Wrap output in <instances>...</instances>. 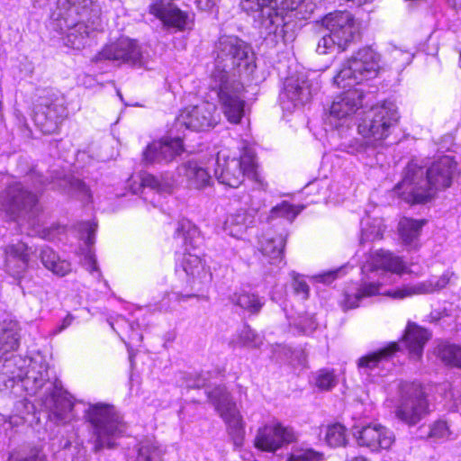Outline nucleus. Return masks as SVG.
Masks as SVG:
<instances>
[{
    "mask_svg": "<svg viewBox=\"0 0 461 461\" xmlns=\"http://www.w3.org/2000/svg\"><path fill=\"white\" fill-rule=\"evenodd\" d=\"M407 269L402 258L387 250L372 252L361 267L362 278L359 282L348 285L343 292L339 305L343 311L357 308L369 297L382 294L394 300H402L418 294H430L446 287L454 277V274L446 271L439 277L402 287L384 289V286L394 282V276H401Z\"/></svg>",
    "mask_w": 461,
    "mask_h": 461,
    "instance_id": "obj_1",
    "label": "nucleus"
},
{
    "mask_svg": "<svg viewBox=\"0 0 461 461\" xmlns=\"http://www.w3.org/2000/svg\"><path fill=\"white\" fill-rule=\"evenodd\" d=\"M212 56L209 89L216 95L227 121L239 124L247 113L244 86L230 73L238 70L240 74L252 75L256 69L255 55L250 46L239 37L223 35L215 42Z\"/></svg>",
    "mask_w": 461,
    "mask_h": 461,
    "instance_id": "obj_2",
    "label": "nucleus"
},
{
    "mask_svg": "<svg viewBox=\"0 0 461 461\" xmlns=\"http://www.w3.org/2000/svg\"><path fill=\"white\" fill-rule=\"evenodd\" d=\"M19 384L29 395H37L50 420L67 424L75 419L72 396L62 388L60 382L49 379L48 364L41 354L12 355L5 358L0 366V391L13 389Z\"/></svg>",
    "mask_w": 461,
    "mask_h": 461,
    "instance_id": "obj_3",
    "label": "nucleus"
},
{
    "mask_svg": "<svg viewBox=\"0 0 461 461\" xmlns=\"http://www.w3.org/2000/svg\"><path fill=\"white\" fill-rule=\"evenodd\" d=\"M380 69V54L371 47H365L347 59L334 77L338 87L348 88L333 100L325 120L332 130L330 138L336 149L339 142L349 138L353 115L362 104L363 92L355 86L375 78Z\"/></svg>",
    "mask_w": 461,
    "mask_h": 461,
    "instance_id": "obj_4",
    "label": "nucleus"
},
{
    "mask_svg": "<svg viewBox=\"0 0 461 461\" xmlns=\"http://www.w3.org/2000/svg\"><path fill=\"white\" fill-rule=\"evenodd\" d=\"M399 114L393 102H384L368 111L357 125L359 138H345L337 144V150L357 158L366 166L377 164L378 148L398 122Z\"/></svg>",
    "mask_w": 461,
    "mask_h": 461,
    "instance_id": "obj_5",
    "label": "nucleus"
},
{
    "mask_svg": "<svg viewBox=\"0 0 461 461\" xmlns=\"http://www.w3.org/2000/svg\"><path fill=\"white\" fill-rule=\"evenodd\" d=\"M312 0H244L242 9L253 14L255 23L267 36L285 44L294 38L292 22L306 20L314 11Z\"/></svg>",
    "mask_w": 461,
    "mask_h": 461,
    "instance_id": "obj_6",
    "label": "nucleus"
},
{
    "mask_svg": "<svg viewBox=\"0 0 461 461\" xmlns=\"http://www.w3.org/2000/svg\"><path fill=\"white\" fill-rule=\"evenodd\" d=\"M456 167V162L449 156L439 158L429 168L411 162L394 191L406 203H425L431 199L437 190L451 185Z\"/></svg>",
    "mask_w": 461,
    "mask_h": 461,
    "instance_id": "obj_7",
    "label": "nucleus"
},
{
    "mask_svg": "<svg viewBox=\"0 0 461 461\" xmlns=\"http://www.w3.org/2000/svg\"><path fill=\"white\" fill-rule=\"evenodd\" d=\"M52 27L64 35L67 46L81 49L100 25L97 0H58Z\"/></svg>",
    "mask_w": 461,
    "mask_h": 461,
    "instance_id": "obj_8",
    "label": "nucleus"
},
{
    "mask_svg": "<svg viewBox=\"0 0 461 461\" xmlns=\"http://www.w3.org/2000/svg\"><path fill=\"white\" fill-rule=\"evenodd\" d=\"M174 239L177 245L185 248L179 267L185 274L186 285L190 291L199 294L209 287L212 281V274L205 262L199 255L189 251L199 245V230L190 221L183 219L177 222Z\"/></svg>",
    "mask_w": 461,
    "mask_h": 461,
    "instance_id": "obj_9",
    "label": "nucleus"
},
{
    "mask_svg": "<svg viewBox=\"0 0 461 461\" xmlns=\"http://www.w3.org/2000/svg\"><path fill=\"white\" fill-rule=\"evenodd\" d=\"M84 417L89 425V442L95 452L114 447L116 439L125 432V423L113 405L104 402L88 404Z\"/></svg>",
    "mask_w": 461,
    "mask_h": 461,
    "instance_id": "obj_10",
    "label": "nucleus"
},
{
    "mask_svg": "<svg viewBox=\"0 0 461 461\" xmlns=\"http://www.w3.org/2000/svg\"><path fill=\"white\" fill-rule=\"evenodd\" d=\"M214 175L220 184L232 188L239 187L245 177L253 181L258 189L265 190L267 186L258 171L255 155L250 150L244 151L239 158H230L225 150L219 151Z\"/></svg>",
    "mask_w": 461,
    "mask_h": 461,
    "instance_id": "obj_11",
    "label": "nucleus"
},
{
    "mask_svg": "<svg viewBox=\"0 0 461 461\" xmlns=\"http://www.w3.org/2000/svg\"><path fill=\"white\" fill-rule=\"evenodd\" d=\"M321 24L329 32L317 44L316 51L321 55L335 50L344 51L359 36V23L348 11L330 13L322 18Z\"/></svg>",
    "mask_w": 461,
    "mask_h": 461,
    "instance_id": "obj_12",
    "label": "nucleus"
},
{
    "mask_svg": "<svg viewBox=\"0 0 461 461\" xmlns=\"http://www.w3.org/2000/svg\"><path fill=\"white\" fill-rule=\"evenodd\" d=\"M5 184V191L0 194V212L13 221H33L39 212L37 196L14 176L8 177Z\"/></svg>",
    "mask_w": 461,
    "mask_h": 461,
    "instance_id": "obj_13",
    "label": "nucleus"
},
{
    "mask_svg": "<svg viewBox=\"0 0 461 461\" xmlns=\"http://www.w3.org/2000/svg\"><path fill=\"white\" fill-rule=\"evenodd\" d=\"M429 403L420 384L402 382L399 384V400L396 417L408 425L417 424L428 413Z\"/></svg>",
    "mask_w": 461,
    "mask_h": 461,
    "instance_id": "obj_14",
    "label": "nucleus"
},
{
    "mask_svg": "<svg viewBox=\"0 0 461 461\" xmlns=\"http://www.w3.org/2000/svg\"><path fill=\"white\" fill-rule=\"evenodd\" d=\"M207 393L216 411L225 422L234 446L241 447L245 437V423L236 403L224 386L219 385Z\"/></svg>",
    "mask_w": 461,
    "mask_h": 461,
    "instance_id": "obj_15",
    "label": "nucleus"
},
{
    "mask_svg": "<svg viewBox=\"0 0 461 461\" xmlns=\"http://www.w3.org/2000/svg\"><path fill=\"white\" fill-rule=\"evenodd\" d=\"M353 436L359 447H366L371 452L387 450L395 441L394 433L378 422L355 425Z\"/></svg>",
    "mask_w": 461,
    "mask_h": 461,
    "instance_id": "obj_16",
    "label": "nucleus"
},
{
    "mask_svg": "<svg viewBox=\"0 0 461 461\" xmlns=\"http://www.w3.org/2000/svg\"><path fill=\"white\" fill-rule=\"evenodd\" d=\"M142 59L140 45L129 38H120L105 45L94 58L95 62L108 60L117 65L126 64L132 67L141 66Z\"/></svg>",
    "mask_w": 461,
    "mask_h": 461,
    "instance_id": "obj_17",
    "label": "nucleus"
},
{
    "mask_svg": "<svg viewBox=\"0 0 461 461\" xmlns=\"http://www.w3.org/2000/svg\"><path fill=\"white\" fill-rule=\"evenodd\" d=\"M399 349L400 347L397 343H392L384 348L358 358L357 369L363 381L366 383H377L380 377L386 375L389 358Z\"/></svg>",
    "mask_w": 461,
    "mask_h": 461,
    "instance_id": "obj_18",
    "label": "nucleus"
},
{
    "mask_svg": "<svg viewBox=\"0 0 461 461\" xmlns=\"http://www.w3.org/2000/svg\"><path fill=\"white\" fill-rule=\"evenodd\" d=\"M149 13L159 19L165 28L174 32L189 31L194 25L193 16L170 0H157L150 5Z\"/></svg>",
    "mask_w": 461,
    "mask_h": 461,
    "instance_id": "obj_19",
    "label": "nucleus"
},
{
    "mask_svg": "<svg viewBox=\"0 0 461 461\" xmlns=\"http://www.w3.org/2000/svg\"><path fill=\"white\" fill-rule=\"evenodd\" d=\"M316 90L317 86L313 87L312 84L303 75L287 77L279 97L282 108L292 111L297 106L303 105L311 100Z\"/></svg>",
    "mask_w": 461,
    "mask_h": 461,
    "instance_id": "obj_20",
    "label": "nucleus"
},
{
    "mask_svg": "<svg viewBox=\"0 0 461 461\" xmlns=\"http://www.w3.org/2000/svg\"><path fill=\"white\" fill-rule=\"evenodd\" d=\"M214 112L215 105L208 102L186 106L177 116L176 123L194 131H207L217 123Z\"/></svg>",
    "mask_w": 461,
    "mask_h": 461,
    "instance_id": "obj_21",
    "label": "nucleus"
},
{
    "mask_svg": "<svg viewBox=\"0 0 461 461\" xmlns=\"http://www.w3.org/2000/svg\"><path fill=\"white\" fill-rule=\"evenodd\" d=\"M295 439L292 429L284 427L278 422L267 424L258 429L255 438V447L262 451L276 452L285 444Z\"/></svg>",
    "mask_w": 461,
    "mask_h": 461,
    "instance_id": "obj_22",
    "label": "nucleus"
},
{
    "mask_svg": "<svg viewBox=\"0 0 461 461\" xmlns=\"http://www.w3.org/2000/svg\"><path fill=\"white\" fill-rule=\"evenodd\" d=\"M65 116L66 108L60 101L42 99L35 108L33 120L42 133L51 134L59 130Z\"/></svg>",
    "mask_w": 461,
    "mask_h": 461,
    "instance_id": "obj_23",
    "label": "nucleus"
},
{
    "mask_svg": "<svg viewBox=\"0 0 461 461\" xmlns=\"http://www.w3.org/2000/svg\"><path fill=\"white\" fill-rule=\"evenodd\" d=\"M32 253V249L23 241L12 242L4 249L5 272L15 279H20L25 273Z\"/></svg>",
    "mask_w": 461,
    "mask_h": 461,
    "instance_id": "obj_24",
    "label": "nucleus"
},
{
    "mask_svg": "<svg viewBox=\"0 0 461 461\" xmlns=\"http://www.w3.org/2000/svg\"><path fill=\"white\" fill-rule=\"evenodd\" d=\"M182 140L177 137L174 139L166 138L153 141L143 152L146 163H167L183 151Z\"/></svg>",
    "mask_w": 461,
    "mask_h": 461,
    "instance_id": "obj_25",
    "label": "nucleus"
},
{
    "mask_svg": "<svg viewBox=\"0 0 461 461\" xmlns=\"http://www.w3.org/2000/svg\"><path fill=\"white\" fill-rule=\"evenodd\" d=\"M260 207L251 205L249 209H240L229 214L223 224L224 231L233 238L242 239L247 230L256 223Z\"/></svg>",
    "mask_w": 461,
    "mask_h": 461,
    "instance_id": "obj_26",
    "label": "nucleus"
},
{
    "mask_svg": "<svg viewBox=\"0 0 461 461\" xmlns=\"http://www.w3.org/2000/svg\"><path fill=\"white\" fill-rule=\"evenodd\" d=\"M179 177L185 180L190 189L203 190L211 186L212 180L209 172L196 161H187L177 167Z\"/></svg>",
    "mask_w": 461,
    "mask_h": 461,
    "instance_id": "obj_27",
    "label": "nucleus"
},
{
    "mask_svg": "<svg viewBox=\"0 0 461 461\" xmlns=\"http://www.w3.org/2000/svg\"><path fill=\"white\" fill-rule=\"evenodd\" d=\"M430 336L428 330L415 323H408L402 342L412 358L420 359L421 357L423 348Z\"/></svg>",
    "mask_w": 461,
    "mask_h": 461,
    "instance_id": "obj_28",
    "label": "nucleus"
},
{
    "mask_svg": "<svg viewBox=\"0 0 461 461\" xmlns=\"http://www.w3.org/2000/svg\"><path fill=\"white\" fill-rule=\"evenodd\" d=\"M20 330L17 321L5 320L0 322V360L18 348Z\"/></svg>",
    "mask_w": 461,
    "mask_h": 461,
    "instance_id": "obj_29",
    "label": "nucleus"
},
{
    "mask_svg": "<svg viewBox=\"0 0 461 461\" xmlns=\"http://www.w3.org/2000/svg\"><path fill=\"white\" fill-rule=\"evenodd\" d=\"M200 294L193 293L192 291L181 292L172 290L165 292L158 298H153L149 303V308L158 312H171L176 309V305L181 303L187 302L192 298H198Z\"/></svg>",
    "mask_w": 461,
    "mask_h": 461,
    "instance_id": "obj_30",
    "label": "nucleus"
},
{
    "mask_svg": "<svg viewBox=\"0 0 461 461\" xmlns=\"http://www.w3.org/2000/svg\"><path fill=\"white\" fill-rule=\"evenodd\" d=\"M177 182V179L168 173L159 176L145 173L140 176L142 192L144 193L146 189H149L159 195L171 194Z\"/></svg>",
    "mask_w": 461,
    "mask_h": 461,
    "instance_id": "obj_31",
    "label": "nucleus"
},
{
    "mask_svg": "<svg viewBox=\"0 0 461 461\" xmlns=\"http://www.w3.org/2000/svg\"><path fill=\"white\" fill-rule=\"evenodd\" d=\"M285 238L282 235L276 237L263 236L258 243V249L262 255L268 258L272 265L279 266L283 261V250Z\"/></svg>",
    "mask_w": 461,
    "mask_h": 461,
    "instance_id": "obj_32",
    "label": "nucleus"
},
{
    "mask_svg": "<svg viewBox=\"0 0 461 461\" xmlns=\"http://www.w3.org/2000/svg\"><path fill=\"white\" fill-rule=\"evenodd\" d=\"M425 222L426 221L423 220H414L406 217L400 220L398 230L404 245L411 249H416L418 247L419 237Z\"/></svg>",
    "mask_w": 461,
    "mask_h": 461,
    "instance_id": "obj_33",
    "label": "nucleus"
},
{
    "mask_svg": "<svg viewBox=\"0 0 461 461\" xmlns=\"http://www.w3.org/2000/svg\"><path fill=\"white\" fill-rule=\"evenodd\" d=\"M230 301L233 305L250 314L258 313L265 303L263 298L245 288L233 293L230 296Z\"/></svg>",
    "mask_w": 461,
    "mask_h": 461,
    "instance_id": "obj_34",
    "label": "nucleus"
},
{
    "mask_svg": "<svg viewBox=\"0 0 461 461\" xmlns=\"http://www.w3.org/2000/svg\"><path fill=\"white\" fill-rule=\"evenodd\" d=\"M40 258L43 266L58 276H65L71 272L70 262L60 258L59 256L49 247L41 249Z\"/></svg>",
    "mask_w": 461,
    "mask_h": 461,
    "instance_id": "obj_35",
    "label": "nucleus"
},
{
    "mask_svg": "<svg viewBox=\"0 0 461 461\" xmlns=\"http://www.w3.org/2000/svg\"><path fill=\"white\" fill-rule=\"evenodd\" d=\"M304 206H296L291 204L287 201H283L282 203L274 206L270 212L267 215H264L260 213L258 215L259 221H271L276 219H285L289 222H292L295 217L303 210Z\"/></svg>",
    "mask_w": 461,
    "mask_h": 461,
    "instance_id": "obj_36",
    "label": "nucleus"
},
{
    "mask_svg": "<svg viewBox=\"0 0 461 461\" xmlns=\"http://www.w3.org/2000/svg\"><path fill=\"white\" fill-rule=\"evenodd\" d=\"M384 230L385 226L383 219L371 218L366 215L361 221L360 242L365 243L382 239Z\"/></svg>",
    "mask_w": 461,
    "mask_h": 461,
    "instance_id": "obj_37",
    "label": "nucleus"
},
{
    "mask_svg": "<svg viewBox=\"0 0 461 461\" xmlns=\"http://www.w3.org/2000/svg\"><path fill=\"white\" fill-rule=\"evenodd\" d=\"M137 454L131 461H163L164 451L154 439H145L137 446Z\"/></svg>",
    "mask_w": 461,
    "mask_h": 461,
    "instance_id": "obj_38",
    "label": "nucleus"
},
{
    "mask_svg": "<svg viewBox=\"0 0 461 461\" xmlns=\"http://www.w3.org/2000/svg\"><path fill=\"white\" fill-rule=\"evenodd\" d=\"M69 185V189L77 195L83 203H89L92 202V194L90 189L86 184L79 179H61L58 184H53L52 188H63Z\"/></svg>",
    "mask_w": 461,
    "mask_h": 461,
    "instance_id": "obj_39",
    "label": "nucleus"
},
{
    "mask_svg": "<svg viewBox=\"0 0 461 461\" xmlns=\"http://www.w3.org/2000/svg\"><path fill=\"white\" fill-rule=\"evenodd\" d=\"M316 387L322 391H329L337 384V377L332 370L323 368L312 375Z\"/></svg>",
    "mask_w": 461,
    "mask_h": 461,
    "instance_id": "obj_40",
    "label": "nucleus"
},
{
    "mask_svg": "<svg viewBox=\"0 0 461 461\" xmlns=\"http://www.w3.org/2000/svg\"><path fill=\"white\" fill-rule=\"evenodd\" d=\"M439 356L447 365L461 368V347L452 344L443 345Z\"/></svg>",
    "mask_w": 461,
    "mask_h": 461,
    "instance_id": "obj_41",
    "label": "nucleus"
},
{
    "mask_svg": "<svg viewBox=\"0 0 461 461\" xmlns=\"http://www.w3.org/2000/svg\"><path fill=\"white\" fill-rule=\"evenodd\" d=\"M414 55L411 51L393 47L390 50L391 65L396 70H402L412 61Z\"/></svg>",
    "mask_w": 461,
    "mask_h": 461,
    "instance_id": "obj_42",
    "label": "nucleus"
},
{
    "mask_svg": "<svg viewBox=\"0 0 461 461\" xmlns=\"http://www.w3.org/2000/svg\"><path fill=\"white\" fill-rule=\"evenodd\" d=\"M327 443L330 447H339L346 442V429L341 424L329 426L325 436Z\"/></svg>",
    "mask_w": 461,
    "mask_h": 461,
    "instance_id": "obj_43",
    "label": "nucleus"
},
{
    "mask_svg": "<svg viewBox=\"0 0 461 461\" xmlns=\"http://www.w3.org/2000/svg\"><path fill=\"white\" fill-rule=\"evenodd\" d=\"M323 455L312 448H293L286 461H322Z\"/></svg>",
    "mask_w": 461,
    "mask_h": 461,
    "instance_id": "obj_44",
    "label": "nucleus"
},
{
    "mask_svg": "<svg viewBox=\"0 0 461 461\" xmlns=\"http://www.w3.org/2000/svg\"><path fill=\"white\" fill-rule=\"evenodd\" d=\"M292 288L295 296L300 300H306L310 294V286L304 276L299 275L295 272L291 273Z\"/></svg>",
    "mask_w": 461,
    "mask_h": 461,
    "instance_id": "obj_45",
    "label": "nucleus"
},
{
    "mask_svg": "<svg viewBox=\"0 0 461 461\" xmlns=\"http://www.w3.org/2000/svg\"><path fill=\"white\" fill-rule=\"evenodd\" d=\"M239 343L248 348H258L262 344V338L249 327H243L239 335Z\"/></svg>",
    "mask_w": 461,
    "mask_h": 461,
    "instance_id": "obj_46",
    "label": "nucleus"
},
{
    "mask_svg": "<svg viewBox=\"0 0 461 461\" xmlns=\"http://www.w3.org/2000/svg\"><path fill=\"white\" fill-rule=\"evenodd\" d=\"M121 328L123 325H127V327L131 330V334L129 335V343L136 344L141 341L142 335L139 332L140 328V323L139 321H131L129 322L123 318H121L116 321L115 324L111 323L112 328L117 331L116 327Z\"/></svg>",
    "mask_w": 461,
    "mask_h": 461,
    "instance_id": "obj_47",
    "label": "nucleus"
},
{
    "mask_svg": "<svg viewBox=\"0 0 461 461\" xmlns=\"http://www.w3.org/2000/svg\"><path fill=\"white\" fill-rule=\"evenodd\" d=\"M298 332L310 334L316 329V321L312 315L299 316L297 321L292 324Z\"/></svg>",
    "mask_w": 461,
    "mask_h": 461,
    "instance_id": "obj_48",
    "label": "nucleus"
},
{
    "mask_svg": "<svg viewBox=\"0 0 461 461\" xmlns=\"http://www.w3.org/2000/svg\"><path fill=\"white\" fill-rule=\"evenodd\" d=\"M96 230V224L94 221H85L79 224V231L81 238L85 240L87 246L95 243V233Z\"/></svg>",
    "mask_w": 461,
    "mask_h": 461,
    "instance_id": "obj_49",
    "label": "nucleus"
},
{
    "mask_svg": "<svg viewBox=\"0 0 461 461\" xmlns=\"http://www.w3.org/2000/svg\"><path fill=\"white\" fill-rule=\"evenodd\" d=\"M429 436L433 438H447L449 436V429L445 421L438 420L430 428Z\"/></svg>",
    "mask_w": 461,
    "mask_h": 461,
    "instance_id": "obj_50",
    "label": "nucleus"
},
{
    "mask_svg": "<svg viewBox=\"0 0 461 461\" xmlns=\"http://www.w3.org/2000/svg\"><path fill=\"white\" fill-rule=\"evenodd\" d=\"M8 461H46L43 456L38 453H32L27 456L20 451L12 452L9 456Z\"/></svg>",
    "mask_w": 461,
    "mask_h": 461,
    "instance_id": "obj_51",
    "label": "nucleus"
},
{
    "mask_svg": "<svg viewBox=\"0 0 461 461\" xmlns=\"http://www.w3.org/2000/svg\"><path fill=\"white\" fill-rule=\"evenodd\" d=\"M83 264L90 273L93 274L94 272H96L98 276H101V273L96 264L95 254L91 251V249H88L86 252L83 259Z\"/></svg>",
    "mask_w": 461,
    "mask_h": 461,
    "instance_id": "obj_52",
    "label": "nucleus"
},
{
    "mask_svg": "<svg viewBox=\"0 0 461 461\" xmlns=\"http://www.w3.org/2000/svg\"><path fill=\"white\" fill-rule=\"evenodd\" d=\"M343 271V268H339L332 271H328L326 273L320 274L318 276H313L312 278L315 279L317 282L323 283V284H330L333 282L339 275Z\"/></svg>",
    "mask_w": 461,
    "mask_h": 461,
    "instance_id": "obj_53",
    "label": "nucleus"
},
{
    "mask_svg": "<svg viewBox=\"0 0 461 461\" xmlns=\"http://www.w3.org/2000/svg\"><path fill=\"white\" fill-rule=\"evenodd\" d=\"M206 385V378L203 375H197L194 378H189L186 381V387L199 388Z\"/></svg>",
    "mask_w": 461,
    "mask_h": 461,
    "instance_id": "obj_54",
    "label": "nucleus"
},
{
    "mask_svg": "<svg viewBox=\"0 0 461 461\" xmlns=\"http://www.w3.org/2000/svg\"><path fill=\"white\" fill-rule=\"evenodd\" d=\"M28 178L32 180V187L34 189H38L43 185H46L41 176H40L38 172H36L35 170L31 171L30 175L28 176Z\"/></svg>",
    "mask_w": 461,
    "mask_h": 461,
    "instance_id": "obj_55",
    "label": "nucleus"
},
{
    "mask_svg": "<svg viewBox=\"0 0 461 461\" xmlns=\"http://www.w3.org/2000/svg\"><path fill=\"white\" fill-rule=\"evenodd\" d=\"M74 320V317L71 314H68L61 321V324L59 325L54 330L53 334H58L64 330H66L68 327H69Z\"/></svg>",
    "mask_w": 461,
    "mask_h": 461,
    "instance_id": "obj_56",
    "label": "nucleus"
},
{
    "mask_svg": "<svg viewBox=\"0 0 461 461\" xmlns=\"http://www.w3.org/2000/svg\"><path fill=\"white\" fill-rule=\"evenodd\" d=\"M218 0H196L197 6L205 11L212 9L216 5Z\"/></svg>",
    "mask_w": 461,
    "mask_h": 461,
    "instance_id": "obj_57",
    "label": "nucleus"
},
{
    "mask_svg": "<svg viewBox=\"0 0 461 461\" xmlns=\"http://www.w3.org/2000/svg\"><path fill=\"white\" fill-rule=\"evenodd\" d=\"M41 237L49 240H53L55 239V235L50 230H43Z\"/></svg>",
    "mask_w": 461,
    "mask_h": 461,
    "instance_id": "obj_58",
    "label": "nucleus"
},
{
    "mask_svg": "<svg viewBox=\"0 0 461 461\" xmlns=\"http://www.w3.org/2000/svg\"><path fill=\"white\" fill-rule=\"evenodd\" d=\"M455 9H461V0H446Z\"/></svg>",
    "mask_w": 461,
    "mask_h": 461,
    "instance_id": "obj_59",
    "label": "nucleus"
},
{
    "mask_svg": "<svg viewBox=\"0 0 461 461\" xmlns=\"http://www.w3.org/2000/svg\"><path fill=\"white\" fill-rule=\"evenodd\" d=\"M240 452H241L240 457L243 460H250V458L252 457V454L249 452H242L241 450H240Z\"/></svg>",
    "mask_w": 461,
    "mask_h": 461,
    "instance_id": "obj_60",
    "label": "nucleus"
},
{
    "mask_svg": "<svg viewBox=\"0 0 461 461\" xmlns=\"http://www.w3.org/2000/svg\"><path fill=\"white\" fill-rule=\"evenodd\" d=\"M70 441L69 440H66L63 444V448H68L69 446H70Z\"/></svg>",
    "mask_w": 461,
    "mask_h": 461,
    "instance_id": "obj_61",
    "label": "nucleus"
},
{
    "mask_svg": "<svg viewBox=\"0 0 461 461\" xmlns=\"http://www.w3.org/2000/svg\"><path fill=\"white\" fill-rule=\"evenodd\" d=\"M459 62H460V68H461V52H460V57H459Z\"/></svg>",
    "mask_w": 461,
    "mask_h": 461,
    "instance_id": "obj_62",
    "label": "nucleus"
}]
</instances>
